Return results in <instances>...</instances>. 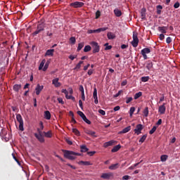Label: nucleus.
Segmentation results:
<instances>
[{
    "mask_svg": "<svg viewBox=\"0 0 180 180\" xmlns=\"http://www.w3.org/2000/svg\"><path fill=\"white\" fill-rule=\"evenodd\" d=\"M63 153H64L65 158L70 160H75L77 158V155H81V154L75 153L72 150H63Z\"/></svg>",
    "mask_w": 180,
    "mask_h": 180,
    "instance_id": "f257e3e1",
    "label": "nucleus"
},
{
    "mask_svg": "<svg viewBox=\"0 0 180 180\" xmlns=\"http://www.w3.org/2000/svg\"><path fill=\"white\" fill-rule=\"evenodd\" d=\"M38 134L35 133L34 136L37 140L39 141V143H44V136H43V131L40 130V129H37Z\"/></svg>",
    "mask_w": 180,
    "mask_h": 180,
    "instance_id": "f03ea898",
    "label": "nucleus"
},
{
    "mask_svg": "<svg viewBox=\"0 0 180 180\" xmlns=\"http://www.w3.org/2000/svg\"><path fill=\"white\" fill-rule=\"evenodd\" d=\"M90 44L93 49V54H96V53H99V51H101V46H99L98 42L91 41Z\"/></svg>",
    "mask_w": 180,
    "mask_h": 180,
    "instance_id": "7ed1b4c3",
    "label": "nucleus"
},
{
    "mask_svg": "<svg viewBox=\"0 0 180 180\" xmlns=\"http://www.w3.org/2000/svg\"><path fill=\"white\" fill-rule=\"evenodd\" d=\"M45 26L46 25L44 24V22H40L37 25L36 31L33 33V36H36V34H39L40 32H43V30H44Z\"/></svg>",
    "mask_w": 180,
    "mask_h": 180,
    "instance_id": "20e7f679",
    "label": "nucleus"
},
{
    "mask_svg": "<svg viewBox=\"0 0 180 180\" xmlns=\"http://www.w3.org/2000/svg\"><path fill=\"white\" fill-rule=\"evenodd\" d=\"M16 119L19 123V130H20V131H23L25 129L23 128V119H22V115H20V114H18L16 115Z\"/></svg>",
    "mask_w": 180,
    "mask_h": 180,
    "instance_id": "39448f33",
    "label": "nucleus"
},
{
    "mask_svg": "<svg viewBox=\"0 0 180 180\" xmlns=\"http://www.w3.org/2000/svg\"><path fill=\"white\" fill-rule=\"evenodd\" d=\"M131 44L133 47H137L139 46V37H137V34H133V41H131Z\"/></svg>",
    "mask_w": 180,
    "mask_h": 180,
    "instance_id": "423d86ee",
    "label": "nucleus"
},
{
    "mask_svg": "<svg viewBox=\"0 0 180 180\" xmlns=\"http://www.w3.org/2000/svg\"><path fill=\"white\" fill-rule=\"evenodd\" d=\"M150 53H151V50H150L148 48H144L141 51V53L145 60H147V54H150Z\"/></svg>",
    "mask_w": 180,
    "mask_h": 180,
    "instance_id": "0eeeda50",
    "label": "nucleus"
},
{
    "mask_svg": "<svg viewBox=\"0 0 180 180\" xmlns=\"http://www.w3.org/2000/svg\"><path fill=\"white\" fill-rule=\"evenodd\" d=\"M84 4L81 1H75L70 4V6L72 8H82L84 6Z\"/></svg>",
    "mask_w": 180,
    "mask_h": 180,
    "instance_id": "6e6552de",
    "label": "nucleus"
},
{
    "mask_svg": "<svg viewBox=\"0 0 180 180\" xmlns=\"http://www.w3.org/2000/svg\"><path fill=\"white\" fill-rule=\"evenodd\" d=\"M141 130H143V124H139L136 125L134 131L136 133V134H137V136H139V134H141Z\"/></svg>",
    "mask_w": 180,
    "mask_h": 180,
    "instance_id": "1a4fd4ad",
    "label": "nucleus"
},
{
    "mask_svg": "<svg viewBox=\"0 0 180 180\" xmlns=\"http://www.w3.org/2000/svg\"><path fill=\"white\" fill-rule=\"evenodd\" d=\"M58 81H60L59 78H55L52 80V84L54 85L56 88H59V86H61V84Z\"/></svg>",
    "mask_w": 180,
    "mask_h": 180,
    "instance_id": "9d476101",
    "label": "nucleus"
},
{
    "mask_svg": "<svg viewBox=\"0 0 180 180\" xmlns=\"http://www.w3.org/2000/svg\"><path fill=\"white\" fill-rule=\"evenodd\" d=\"M113 176V174L109 173H103L101 176V178L103 179H110V177Z\"/></svg>",
    "mask_w": 180,
    "mask_h": 180,
    "instance_id": "9b49d317",
    "label": "nucleus"
},
{
    "mask_svg": "<svg viewBox=\"0 0 180 180\" xmlns=\"http://www.w3.org/2000/svg\"><path fill=\"white\" fill-rule=\"evenodd\" d=\"M167 108H165V103H164L162 105L159 107L158 112L160 115H164L165 113V110Z\"/></svg>",
    "mask_w": 180,
    "mask_h": 180,
    "instance_id": "f8f14e48",
    "label": "nucleus"
},
{
    "mask_svg": "<svg viewBox=\"0 0 180 180\" xmlns=\"http://www.w3.org/2000/svg\"><path fill=\"white\" fill-rule=\"evenodd\" d=\"M43 88H44L43 85L40 86V84H38L35 88L36 95H40V93L43 91Z\"/></svg>",
    "mask_w": 180,
    "mask_h": 180,
    "instance_id": "ddd939ff",
    "label": "nucleus"
},
{
    "mask_svg": "<svg viewBox=\"0 0 180 180\" xmlns=\"http://www.w3.org/2000/svg\"><path fill=\"white\" fill-rule=\"evenodd\" d=\"M86 134H88L89 136H91V137H98V136H96V132L94 131H91L89 129H86L85 131Z\"/></svg>",
    "mask_w": 180,
    "mask_h": 180,
    "instance_id": "4468645a",
    "label": "nucleus"
},
{
    "mask_svg": "<svg viewBox=\"0 0 180 180\" xmlns=\"http://www.w3.org/2000/svg\"><path fill=\"white\" fill-rule=\"evenodd\" d=\"M120 167V165L119 163L112 164L110 166H109V169H111V171H115V169H117Z\"/></svg>",
    "mask_w": 180,
    "mask_h": 180,
    "instance_id": "2eb2a0df",
    "label": "nucleus"
},
{
    "mask_svg": "<svg viewBox=\"0 0 180 180\" xmlns=\"http://www.w3.org/2000/svg\"><path fill=\"white\" fill-rule=\"evenodd\" d=\"M115 143H116V141H113V140H111L108 142H105L104 144H103V147L105 148H107V147H110V146H113V144H115Z\"/></svg>",
    "mask_w": 180,
    "mask_h": 180,
    "instance_id": "dca6fc26",
    "label": "nucleus"
},
{
    "mask_svg": "<svg viewBox=\"0 0 180 180\" xmlns=\"http://www.w3.org/2000/svg\"><path fill=\"white\" fill-rule=\"evenodd\" d=\"M131 130V127L129 126L126 128L123 129L122 131L119 132V134H124L126 133H129V131Z\"/></svg>",
    "mask_w": 180,
    "mask_h": 180,
    "instance_id": "f3484780",
    "label": "nucleus"
},
{
    "mask_svg": "<svg viewBox=\"0 0 180 180\" xmlns=\"http://www.w3.org/2000/svg\"><path fill=\"white\" fill-rule=\"evenodd\" d=\"M21 89H22V84H15L13 86V91H15V92H19V91H20Z\"/></svg>",
    "mask_w": 180,
    "mask_h": 180,
    "instance_id": "a211bd4d",
    "label": "nucleus"
},
{
    "mask_svg": "<svg viewBox=\"0 0 180 180\" xmlns=\"http://www.w3.org/2000/svg\"><path fill=\"white\" fill-rule=\"evenodd\" d=\"M49 56L51 57H53L54 56V49H49L46 51L45 53V56Z\"/></svg>",
    "mask_w": 180,
    "mask_h": 180,
    "instance_id": "6ab92c4d",
    "label": "nucleus"
},
{
    "mask_svg": "<svg viewBox=\"0 0 180 180\" xmlns=\"http://www.w3.org/2000/svg\"><path fill=\"white\" fill-rule=\"evenodd\" d=\"M107 37H108V40H112L113 39H116V35L110 32H108Z\"/></svg>",
    "mask_w": 180,
    "mask_h": 180,
    "instance_id": "aec40b11",
    "label": "nucleus"
},
{
    "mask_svg": "<svg viewBox=\"0 0 180 180\" xmlns=\"http://www.w3.org/2000/svg\"><path fill=\"white\" fill-rule=\"evenodd\" d=\"M44 117L46 120H50V119H51V114L50 113V111L46 110L44 112Z\"/></svg>",
    "mask_w": 180,
    "mask_h": 180,
    "instance_id": "412c9836",
    "label": "nucleus"
},
{
    "mask_svg": "<svg viewBox=\"0 0 180 180\" xmlns=\"http://www.w3.org/2000/svg\"><path fill=\"white\" fill-rule=\"evenodd\" d=\"M167 27H158V30L159 32H160V33H167Z\"/></svg>",
    "mask_w": 180,
    "mask_h": 180,
    "instance_id": "4be33fe9",
    "label": "nucleus"
},
{
    "mask_svg": "<svg viewBox=\"0 0 180 180\" xmlns=\"http://www.w3.org/2000/svg\"><path fill=\"white\" fill-rule=\"evenodd\" d=\"M114 13L117 18H120V15H122V11L119 10L118 8H115L114 10Z\"/></svg>",
    "mask_w": 180,
    "mask_h": 180,
    "instance_id": "5701e85b",
    "label": "nucleus"
},
{
    "mask_svg": "<svg viewBox=\"0 0 180 180\" xmlns=\"http://www.w3.org/2000/svg\"><path fill=\"white\" fill-rule=\"evenodd\" d=\"M121 147L122 146L120 145H117L114 146L113 148L111 150L112 153H117V151L120 150Z\"/></svg>",
    "mask_w": 180,
    "mask_h": 180,
    "instance_id": "b1692460",
    "label": "nucleus"
},
{
    "mask_svg": "<svg viewBox=\"0 0 180 180\" xmlns=\"http://www.w3.org/2000/svg\"><path fill=\"white\" fill-rule=\"evenodd\" d=\"M80 150L81 153H86L87 151H89V149L86 148V146L82 145L80 146Z\"/></svg>",
    "mask_w": 180,
    "mask_h": 180,
    "instance_id": "393cba45",
    "label": "nucleus"
},
{
    "mask_svg": "<svg viewBox=\"0 0 180 180\" xmlns=\"http://www.w3.org/2000/svg\"><path fill=\"white\" fill-rule=\"evenodd\" d=\"M42 133L44 134L45 137H47L48 139H51L53 136L51 131H49L48 132L44 131Z\"/></svg>",
    "mask_w": 180,
    "mask_h": 180,
    "instance_id": "a878e982",
    "label": "nucleus"
},
{
    "mask_svg": "<svg viewBox=\"0 0 180 180\" xmlns=\"http://www.w3.org/2000/svg\"><path fill=\"white\" fill-rule=\"evenodd\" d=\"M146 68L150 70H151V68H153V62L148 60L147 63H146Z\"/></svg>",
    "mask_w": 180,
    "mask_h": 180,
    "instance_id": "bb28decb",
    "label": "nucleus"
},
{
    "mask_svg": "<svg viewBox=\"0 0 180 180\" xmlns=\"http://www.w3.org/2000/svg\"><path fill=\"white\" fill-rule=\"evenodd\" d=\"M141 19H146V8H142L141 11Z\"/></svg>",
    "mask_w": 180,
    "mask_h": 180,
    "instance_id": "cd10ccee",
    "label": "nucleus"
},
{
    "mask_svg": "<svg viewBox=\"0 0 180 180\" xmlns=\"http://www.w3.org/2000/svg\"><path fill=\"white\" fill-rule=\"evenodd\" d=\"M44 64H46V59H43L42 61L41 62L39 70H43V68L44 67Z\"/></svg>",
    "mask_w": 180,
    "mask_h": 180,
    "instance_id": "c85d7f7f",
    "label": "nucleus"
},
{
    "mask_svg": "<svg viewBox=\"0 0 180 180\" xmlns=\"http://www.w3.org/2000/svg\"><path fill=\"white\" fill-rule=\"evenodd\" d=\"M44 64H46V59H43L42 61L41 62L39 70H43V68L44 67Z\"/></svg>",
    "mask_w": 180,
    "mask_h": 180,
    "instance_id": "c756f323",
    "label": "nucleus"
},
{
    "mask_svg": "<svg viewBox=\"0 0 180 180\" xmlns=\"http://www.w3.org/2000/svg\"><path fill=\"white\" fill-rule=\"evenodd\" d=\"M79 164H82L83 165H92V163L89 161H80L79 162Z\"/></svg>",
    "mask_w": 180,
    "mask_h": 180,
    "instance_id": "7c9ffc66",
    "label": "nucleus"
},
{
    "mask_svg": "<svg viewBox=\"0 0 180 180\" xmlns=\"http://www.w3.org/2000/svg\"><path fill=\"white\" fill-rule=\"evenodd\" d=\"M160 160L162 162H165V161H167V160H168V155H162L161 157H160Z\"/></svg>",
    "mask_w": 180,
    "mask_h": 180,
    "instance_id": "2f4dec72",
    "label": "nucleus"
},
{
    "mask_svg": "<svg viewBox=\"0 0 180 180\" xmlns=\"http://www.w3.org/2000/svg\"><path fill=\"white\" fill-rule=\"evenodd\" d=\"M105 30H108V27L98 28L96 30V33H101V32H105Z\"/></svg>",
    "mask_w": 180,
    "mask_h": 180,
    "instance_id": "473e14b6",
    "label": "nucleus"
},
{
    "mask_svg": "<svg viewBox=\"0 0 180 180\" xmlns=\"http://www.w3.org/2000/svg\"><path fill=\"white\" fill-rule=\"evenodd\" d=\"M91 49H92V47H91V46L87 45L84 47V53H88V51H91Z\"/></svg>",
    "mask_w": 180,
    "mask_h": 180,
    "instance_id": "72a5a7b5",
    "label": "nucleus"
},
{
    "mask_svg": "<svg viewBox=\"0 0 180 180\" xmlns=\"http://www.w3.org/2000/svg\"><path fill=\"white\" fill-rule=\"evenodd\" d=\"M142 95H143V93H142L141 91H139V92L135 94V95H134V99H135V100H136V99H139V98H140V96H142Z\"/></svg>",
    "mask_w": 180,
    "mask_h": 180,
    "instance_id": "f704fd0d",
    "label": "nucleus"
},
{
    "mask_svg": "<svg viewBox=\"0 0 180 180\" xmlns=\"http://www.w3.org/2000/svg\"><path fill=\"white\" fill-rule=\"evenodd\" d=\"M136 110V108L134 107H131L129 110V116L131 117L133 116V113H134V111Z\"/></svg>",
    "mask_w": 180,
    "mask_h": 180,
    "instance_id": "c9c22d12",
    "label": "nucleus"
},
{
    "mask_svg": "<svg viewBox=\"0 0 180 180\" xmlns=\"http://www.w3.org/2000/svg\"><path fill=\"white\" fill-rule=\"evenodd\" d=\"M84 42L79 43L77 47V51H80V50H82V48L84 47Z\"/></svg>",
    "mask_w": 180,
    "mask_h": 180,
    "instance_id": "e433bc0d",
    "label": "nucleus"
},
{
    "mask_svg": "<svg viewBox=\"0 0 180 180\" xmlns=\"http://www.w3.org/2000/svg\"><path fill=\"white\" fill-rule=\"evenodd\" d=\"M143 115L145 117H147L148 116V107H146L144 110H143Z\"/></svg>",
    "mask_w": 180,
    "mask_h": 180,
    "instance_id": "4c0bfd02",
    "label": "nucleus"
},
{
    "mask_svg": "<svg viewBox=\"0 0 180 180\" xmlns=\"http://www.w3.org/2000/svg\"><path fill=\"white\" fill-rule=\"evenodd\" d=\"M146 139H147V135H146V134L143 135V136L139 139V143H143V141H146Z\"/></svg>",
    "mask_w": 180,
    "mask_h": 180,
    "instance_id": "58836bf2",
    "label": "nucleus"
},
{
    "mask_svg": "<svg viewBox=\"0 0 180 180\" xmlns=\"http://www.w3.org/2000/svg\"><path fill=\"white\" fill-rule=\"evenodd\" d=\"M104 46H105V51L110 50V49H112V46H111V45H109L108 43L105 44Z\"/></svg>",
    "mask_w": 180,
    "mask_h": 180,
    "instance_id": "ea45409f",
    "label": "nucleus"
},
{
    "mask_svg": "<svg viewBox=\"0 0 180 180\" xmlns=\"http://www.w3.org/2000/svg\"><path fill=\"white\" fill-rule=\"evenodd\" d=\"M66 99H72V101H75V97L72 96V95H65Z\"/></svg>",
    "mask_w": 180,
    "mask_h": 180,
    "instance_id": "a19ab883",
    "label": "nucleus"
},
{
    "mask_svg": "<svg viewBox=\"0 0 180 180\" xmlns=\"http://www.w3.org/2000/svg\"><path fill=\"white\" fill-rule=\"evenodd\" d=\"M149 79H150V77L148 76L141 77L142 82H147Z\"/></svg>",
    "mask_w": 180,
    "mask_h": 180,
    "instance_id": "79ce46f5",
    "label": "nucleus"
},
{
    "mask_svg": "<svg viewBox=\"0 0 180 180\" xmlns=\"http://www.w3.org/2000/svg\"><path fill=\"white\" fill-rule=\"evenodd\" d=\"M97 96H98V90L96 89V87H94V92H93V98H95Z\"/></svg>",
    "mask_w": 180,
    "mask_h": 180,
    "instance_id": "37998d69",
    "label": "nucleus"
},
{
    "mask_svg": "<svg viewBox=\"0 0 180 180\" xmlns=\"http://www.w3.org/2000/svg\"><path fill=\"white\" fill-rule=\"evenodd\" d=\"M72 133H74L76 136H79V131H78L77 128L72 129Z\"/></svg>",
    "mask_w": 180,
    "mask_h": 180,
    "instance_id": "c03bdc74",
    "label": "nucleus"
},
{
    "mask_svg": "<svg viewBox=\"0 0 180 180\" xmlns=\"http://www.w3.org/2000/svg\"><path fill=\"white\" fill-rule=\"evenodd\" d=\"M155 130H157V127L154 126L151 130L149 131L150 134H154L155 133Z\"/></svg>",
    "mask_w": 180,
    "mask_h": 180,
    "instance_id": "a18cd8bd",
    "label": "nucleus"
},
{
    "mask_svg": "<svg viewBox=\"0 0 180 180\" xmlns=\"http://www.w3.org/2000/svg\"><path fill=\"white\" fill-rule=\"evenodd\" d=\"M77 115H79V116H80L82 119L86 117L85 114H84V112H82V111H77Z\"/></svg>",
    "mask_w": 180,
    "mask_h": 180,
    "instance_id": "49530a36",
    "label": "nucleus"
},
{
    "mask_svg": "<svg viewBox=\"0 0 180 180\" xmlns=\"http://www.w3.org/2000/svg\"><path fill=\"white\" fill-rule=\"evenodd\" d=\"M13 158L15 160V161H16V162L18 164V165H20V162L19 161V160H18V158H16V156H15V154H12Z\"/></svg>",
    "mask_w": 180,
    "mask_h": 180,
    "instance_id": "de8ad7c7",
    "label": "nucleus"
},
{
    "mask_svg": "<svg viewBox=\"0 0 180 180\" xmlns=\"http://www.w3.org/2000/svg\"><path fill=\"white\" fill-rule=\"evenodd\" d=\"M70 41L72 44H75V41H76L75 37H70Z\"/></svg>",
    "mask_w": 180,
    "mask_h": 180,
    "instance_id": "09e8293b",
    "label": "nucleus"
},
{
    "mask_svg": "<svg viewBox=\"0 0 180 180\" xmlns=\"http://www.w3.org/2000/svg\"><path fill=\"white\" fill-rule=\"evenodd\" d=\"M131 101H133L132 97H127L126 98V103H130V102H131Z\"/></svg>",
    "mask_w": 180,
    "mask_h": 180,
    "instance_id": "8fccbe9b",
    "label": "nucleus"
},
{
    "mask_svg": "<svg viewBox=\"0 0 180 180\" xmlns=\"http://www.w3.org/2000/svg\"><path fill=\"white\" fill-rule=\"evenodd\" d=\"M123 92V90H120L117 94H116L115 96H114V98H117V96H120V95L122 94V93Z\"/></svg>",
    "mask_w": 180,
    "mask_h": 180,
    "instance_id": "3c124183",
    "label": "nucleus"
},
{
    "mask_svg": "<svg viewBox=\"0 0 180 180\" xmlns=\"http://www.w3.org/2000/svg\"><path fill=\"white\" fill-rule=\"evenodd\" d=\"M47 68H49V62H46L45 63V65L42 70H43V71H47Z\"/></svg>",
    "mask_w": 180,
    "mask_h": 180,
    "instance_id": "603ef678",
    "label": "nucleus"
},
{
    "mask_svg": "<svg viewBox=\"0 0 180 180\" xmlns=\"http://www.w3.org/2000/svg\"><path fill=\"white\" fill-rule=\"evenodd\" d=\"M98 113H100V115H102V116H105V115H106V112L103 110H98Z\"/></svg>",
    "mask_w": 180,
    "mask_h": 180,
    "instance_id": "864d4df0",
    "label": "nucleus"
},
{
    "mask_svg": "<svg viewBox=\"0 0 180 180\" xmlns=\"http://www.w3.org/2000/svg\"><path fill=\"white\" fill-rule=\"evenodd\" d=\"M83 120L84 122H85V123H87V124H91V122L89 121V120L86 119V116L83 118Z\"/></svg>",
    "mask_w": 180,
    "mask_h": 180,
    "instance_id": "5fc2aeb1",
    "label": "nucleus"
},
{
    "mask_svg": "<svg viewBox=\"0 0 180 180\" xmlns=\"http://www.w3.org/2000/svg\"><path fill=\"white\" fill-rule=\"evenodd\" d=\"M180 6V4L179 2H176L174 4V8H175V9H178V8H179Z\"/></svg>",
    "mask_w": 180,
    "mask_h": 180,
    "instance_id": "6e6d98bb",
    "label": "nucleus"
},
{
    "mask_svg": "<svg viewBox=\"0 0 180 180\" xmlns=\"http://www.w3.org/2000/svg\"><path fill=\"white\" fill-rule=\"evenodd\" d=\"M88 155L90 157H92L94 154H96V151H91V152H87Z\"/></svg>",
    "mask_w": 180,
    "mask_h": 180,
    "instance_id": "4d7b16f0",
    "label": "nucleus"
},
{
    "mask_svg": "<svg viewBox=\"0 0 180 180\" xmlns=\"http://www.w3.org/2000/svg\"><path fill=\"white\" fill-rule=\"evenodd\" d=\"M101 16V11H97L96 13V19H98V18Z\"/></svg>",
    "mask_w": 180,
    "mask_h": 180,
    "instance_id": "13d9d810",
    "label": "nucleus"
},
{
    "mask_svg": "<svg viewBox=\"0 0 180 180\" xmlns=\"http://www.w3.org/2000/svg\"><path fill=\"white\" fill-rule=\"evenodd\" d=\"M171 41H172V39H171V37H168L166 39V43H167V44H169V43H171Z\"/></svg>",
    "mask_w": 180,
    "mask_h": 180,
    "instance_id": "bf43d9fd",
    "label": "nucleus"
},
{
    "mask_svg": "<svg viewBox=\"0 0 180 180\" xmlns=\"http://www.w3.org/2000/svg\"><path fill=\"white\" fill-rule=\"evenodd\" d=\"M39 126H40V128H38V129H39L41 131V130L44 129V126H43V122H39Z\"/></svg>",
    "mask_w": 180,
    "mask_h": 180,
    "instance_id": "052dcab7",
    "label": "nucleus"
},
{
    "mask_svg": "<svg viewBox=\"0 0 180 180\" xmlns=\"http://www.w3.org/2000/svg\"><path fill=\"white\" fill-rule=\"evenodd\" d=\"M122 179L123 180H129V179H130V176L125 175V176H122Z\"/></svg>",
    "mask_w": 180,
    "mask_h": 180,
    "instance_id": "680f3d73",
    "label": "nucleus"
},
{
    "mask_svg": "<svg viewBox=\"0 0 180 180\" xmlns=\"http://www.w3.org/2000/svg\"><path fill=\"white\" fill-rule=\"evenodd\" d=\"M79 89L80 92H82V94H84V86L82 85L79 86Z\"/></svg>",
    "mask_w": 180,
    "mask_h": 180,
    "instance_id": "e2e57ef3",
    "label": "nucleus"
},
{
    "mask_svg": "<svg viewBox=\"0 0 180 180\" xmlns=\"http://www.w3.org/2000/svg\"><path fill=\"white\" fill-rule=\"evenodd\" d=\"M58 102H59V103H61L62 105H64V101H63L62 98H58Z\"/></svg>",
    "mask_w": 180,
    "mask_h": 180,
    "instance_id": "0e129e2a",
    "label": "nucleus"
},
{
    "mask_svg": "<svg viewBox=\"0 0 180 180\" xmlns=\"http://www.w3.org/2000/svg\"><path fill=\"white\" fill-rule=\"evenodd\" d=\"M87 33H89V34H91L92 33H96V30H89Z\"/></svg>",
    "mask_w": 180,
    "mask_h": 180,
    "instance_id": "69168bd1",
    "label": "nucleus"
},
{
    "mask_svg": "<svg viewBox=\"0 0 180 180\" xmlns=\"http://www.w3.org/2000/svg\"><path fill=\"white\" fill-rule=\"evenodd\" d=\"M94 103L96 105H98V103H99V101H98V96L97 97H94Z\"/></svg>",
    "mask_w": 180,
    "mask_h": 180,
    "instance_id": "338daca9",
    "label": "nucleus"
},
{
    "mask_svg": "<svg viewBox=\"0 0 180 180\" xmlns=\"http://www.w3.org/2000/svg\"><path fill=\"white\" fill-rule=\"evenodd\" d=\"M160 40H164V39H165V35H164V34H160Z\"/></svg>",
    "mask_w": 180,
    "mask_h": 180,
    "instance_id": "774afa93",
    "label": "nucleus"
}]
</instances>
